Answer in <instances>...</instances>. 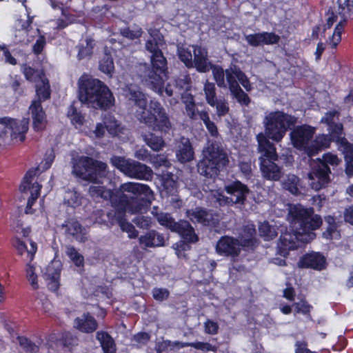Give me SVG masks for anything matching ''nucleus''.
<instances>
[{"mask_svg":"<svg viewBox=\"0 0 353 353\" xmlns=\"http://www.w3.org/2000/svg\"><path fill=\"white\" fill-rule=\"evenodd\" d=\"M157 221L160 225L170 229L172 232H174L177 226V222L167 212H161L160 214L157 215Z\"/></svg>","mask_w":353,"mask_h":353,"instance_id":"45","label":"nucleus"},{"mask_svg":"<svg viewBox=\"0 0 353 353\" xmlns=\"http://www.w3.org/2000/svg\"><path fill=\"white\" fill-rule=\"evenodd\" d=\"M94 46V41L91 38L86 37L85 40H82L76 47L78 50V59H90L92 54Z\"/></svg>","mask_w":353,"mask_h":353,"instance_id":"40","label":"nucleus"},{"mask_svg":"<svg viewBox=\"0 0 353 353\" xmlns=\"http://www.w3.org/2000/svg\"><path fill=\"white\" fill-rule=\"evenodd\" d=\"M41 103V102L39 100H33L29 107L34 128L37 131L43 130L46 124V113Z\"/></svg>","mask_w":353,"mask_h":353,"instance_id":"27","label":"nucleus"},{"mask_svg":"<svg viewBox=\"0 0 353 353\" xmlns=\"http://www.w3.org/2000/svg\"><path fill=\"white\" fill-rule=\"evenodd\" d=\"M117 196L121 208L131 214L146 211L154 199L148 185L134 182L122 183L117 190Z\"/></svg>","mask_w":353,"mask_h":353,"instance_id":"4","label":"nucleus"},{"mask_svg":"<svg viewBox=\"0 0 353 353\" xmlns=\"http://www.w3.org/2000/svg\"><path fill=\"white\" fill-rule=\"evenodd\" d=\"M325 258L319 252H312L303 256L299 263L301 268L321 270L325 267Z\"/></svg>","mask_w":353,"mask_h":353,"instance_id":"29","label":"nucleus"},{"mask_svg":"<svg viewBox=\"0 0 353 353\" xmlns=\"http://www.w3.org/2000/svg\"><path fill=\"white\" fill-rule=\"evenodd\" d=\"M300 180L294 174H289L283 183L284 188L289 190L293 194L299 193V185Z\"/></svg>","mask_w":353,"mask_h":353,"instance_id":"48","label":"nucleus"},{"mask_svg":"<svg viewBox=\"0 0 353 353\" xmlns=\"http://www.w3.org/2000/svg\"><path fill=\"white\" fill-rule=\"evenodd\" d=\"M259 232L260 236L266 241L271 240L277 236L276 228L265 221L259 225Z\"/></svg>","mask_w":353,"mask_h":353,"instance_id":"44","label":"nucleus"},{"mask_svg":"<svg viewBox=\"0 0 353 353\" xmlns=\"http://www.w3.org/2000/svg\"><path fill=\"white\" fill-rule=\"evenodd\" d=\"M176 157L182 163L193 160L194 152L189 139L182 137L176 143Z\"/></svg>","mask_w":353,"mask_h":353,"instance_id":"26","label":"nucleus"},{"mask_svg":"<svg viewBox=\"0 0 353 353\" xmlns=\"http://www.w3.org/2000/svg\"><path fill=\"white\" fill-rule=\"evenodd\" d=\"M187 214L192 222H197L208 226L213 225L216 223L212 214L201 208L188 210Z\"/></svg>","mask_w":353,"mask_h":353,"instance_id":"31","label":"nucleus"},{"mask_svg":"<svg viewBox=\"0 0 353 353\" xmlns=\"http://www.w3.org/2000/svg\"><path fill=\"white\" fill-rule=\"evenodd\" d=\"M178 54L181 61L183 62L187 67H194L192 54L190 50L185 48H180L178 50Z\"/></svg>","mask_w":353,"mask_h":353,"instance_id":"53","label":"nucleus"},{"mask_svg":"<svg viewBox=\"0 0 353 353\" xmlns=\"http://www.w3.org/2000/svg\"><path fill=\"white\" fill-rule=\"evenodd\" d=\"M339 14L341 20L336 25L332 37L330 38V44L336 48L341 39V32L346 21V13L353 11V0H338Z\"/></svg>","mask_w":353,"mask_h":353,"instance_id":"18","label":"nucleus"},{"mask_svg":"<svg viewBox=\"0 0 353 353\" xmlns=\"http://www.w3.org/2000/svg\"><path fill=\"white\" fill-rule=\"evenodd\" d=\"M224 190L229 196L219 194L216 201L220 205H244L250 192L248 187L239 181H234L225 185Z\"/></svg>","mask_w":353,"mask_h":353,"instance_id":"13","label":"nucleus"},{"mask_svg":"<svg viewBox=\"0 0 353 353\" xmlns=\"http://www.w3.org/2000/svg\"><path fill=\"white\" fill-rule=\"evenodd\" d=\"M64 199L72 207H76L81 204L80 195L74 191L68 192Z\"/></svg>","mask_w":353,"mask_h":353,"instance_id":"57","label":"nucleus"},{"mask_svg":"<svg viewBox=\"0 0 353 353\" xmlns=\"http://www.w3.org/2000/svg\"><path fill=\"white\" fill-rule=\"evenodd\" d=\"M216 108V113L219 117H223L229 112V107L225 101L216 100L215 105Z\"/></svg>","mask_w":353,"mask_h":353,"instance_id":"61","label":"nucleus"},{"mask_svg":"<svg viewBox=\"0 0 353 353\" xmlns=\"http://www.w3.org/2000/svg\"><path fill=\"white\" fill-rule=\"evenodd\" d=\"M60 263L59 261L51 262L46 268L44 278L50 290L55 292L59 286Z\"/></svg>","mask_w":353,"mask_h":353,"instance_id":"28","label":"nucleus"},{"mask_svg":"<svg viewBox=\"0 0 353 353\" xmlns=\"http://www.w3.org/2000/svg\"><path fill=\"white\" fill-rule=\"evenodd\" d=\"M150 162L155 167L164 166L165 168H170L172 165L168 158L162 154H157L152 157Z\"/></svg>","mask_w":353,"mask_h":353,"instance_id":"58","label":"nucleus"},{"mask_svg":"<svg viewBox=\"0 0 353 353\" xmlns=\"http://www.w3.org/2000/svg\"><path fill=\"white\" fill-rule=\"evenodd\" d=\"M17 339L21 347H22L26 351L32 353L38 352V346L33 343L28 339L23 336H19Z\"/></svg>","mask_w":353,"mask_h":353,"instance_id":"55","label":"nucleus"},{"mask_svg":"<svg viewBox=\"0 0 353 353\" xmlns=\"http://www.w3.org/2000/svg\"><path fill=\"white\" fill-rule=\"evenodd\" d=\"M104 216L105 214L102 210H96L91 214L90 219L99 224H106L107 220Z\"/></svg>","mask_w":353,"mask_h":353,"instance_id":"62","label":"nucleus"},{"mask_svg":"<svg viewBox=\"0 0 353 353\" xmlns=\"http://www.w3.org/2000/svg\"><path fill=\"white\" fill-rule=\"evenodd\" d=\"M288 219L293 233L286 231L280 236L278 243L279 252L285 256L290 250L297 248L296 241H307L302 239L303 234H307L310 239H313L314 233L312 231L318 229L322 224L320 216L314 214L312 209H307L301 205H291L289 208Z\"/></svg>","mask_w":353,"mask_h":353,"instance_id":"1","label":"nucleus"},{"mask_svg":"<svg viewBox=\"0 0 353 353\" xmlns=\"http://www.w3.org/2000/svg\"><path fill=\"white\" fill-rule=\"evenodd\" d=\"M137 120L154 131L166 134L172 128L169 114L160 102L151 100L147 110L136 111Z\"/></svg>","mask_w":353,"mask_h":353,"instance_id":"5","label":"nucleus"},{"mask_svg":"<svg viewBox=\"0 0 353 353\" xmlns=\"http://www.w3.org/2000/svg\"><path fill=\"white\" fill-rule=\"evenodd\" d=\"M23 72L26 79L30 81H35L37 83V81L44 77V74L41 71L36 70L26 65L23 66Z\"/></svg>","mask_w":353,"mask_h":353,"instance_id":"49","label":"nucleus"},{"mask_svg":"<svg viewBox=\"0 0 353 353\" xmlns=\"http://www.w3.org/2000/svg\"><path fill=\"white\" fill-rule=\"evenodd\" d=\"M170 292L166 288H154L152 290V296L158 301H163L168 299Z\"/></svg>","mask_w":353,"mask_h":353,"instance_id":"59","label":"nucleus"},{"mask_svg":"<svg viewBox=\"0 0 353 353\" xmlns=\"http://www.w3.org/2000/svg\"><path fill=\"white\" fill-rule=\"evenodd\" d=\"M174 232L179 234L184 241H180L172 245L173 249L176 250V254L179 257L182 254L181 251L186 250L188 243H196L199 238L194 232V230L190 223L187 221L180 220L177 222V226Z\"/></svg>","mask_w":353,"mask_h":353,"instance_id":"16","label":"nucleus"},{"mask_svg":"<svg viewBox=\"0 0 353 353\" xmlns=\"http://www.w3.org/2000/svg\"><path fill=\"white\" fill-rule=\"evenodd\" d=\"M139 244L142 248L163 247L165 245V238L155 230H152L139 237Z\"/></svg>","mask_w":353,"mask_h":353,"instance_id":"25","label":"nucleus"},{"mask_svg":"<svg viewBox=\"0 0 353 353\" xmlns=\"http://www.w3.org/2000/svg\"><path fill=\"white\" fill-rule=\"evenodd\" d=\"M327 21L326 23L323 26V31L325 32L327 28L330 29L333 23L336 21L337 19V14L334 12L332 9H329L327 12Z\"/></svg>","mask_w":353,"mask_h":353,"instance_id":"64","label":"nucleus"},{"mask_svg":"<svg viewBox=\"0 0 353 353\" xmlns=\"http://www.w3.org/2000/svg\"><path fill=\"white\" fill-rule=\"evenodd\" d=\"M334 141L330 135L321 134L316 137L315 140L312 142L309 149L307 150V156L309 159L322 149L327 148L330 146L331 141Z\"/></svg>","mask_w":353,"mask_h":353,"instance_id":"35","label":"nucleus"},{"mask_svg":"<svg viewBox=\"0 0 353 353\" xmlns=\"http://www.w3.org/2000/svg\"><path fill=\"white\" fill-rule=\"evenodd\" d=\"M339 116V112L338 111H330L321 119V122L327 125L329 132L334 141L340 143L345 149H350L352 145L343 136V125L337 123Z\"/></svg>","mask_w":353,"mask_h":353,"instance_id":"15","label":"nucleus"},{"mask_svg":"<svg viewBox=\"0 0 353 353\" xmlns=\"http://www.w3.org/2000/svg\"><path fill=\"white\" fill-rule=\"evenodd\" d=\"M38 170H39V168L35 170H30L23 177L22 183L19 187L20 191L23 194L28 193L29 191L30 192V196L28 199L27 206L26 208V214L32 213L31 207L40 194L41 186L38 183H32V177L36 175Z\"/></svg>","mask_w":353,"mask_h":353,"instance_id":"17","label":"nucleus"},{"mask_svg":"<svg viewBox=\"0 0 353 353\" xmlns=\"http://www.w3.org/2000/svg\"><path fill=\"white\" fill-rule=\"evenodd\" d=\"M314 134V129L310 126H299L290 134L293 145L296 148L304 149L307 154L310 145V141Z\"/></svg>","mask_w":353,"mask_h":353,"instance_id":"20","label":"nucleus"},{"mask_svg":"<svg viewBox=\"0 0 353 353\" xmlns=\"http://www.w3.org/2000/svg\"><path fill=\"white\" fill-rule=\"evenodd\" d=\"M295 123V117L291 115L280 111L272 112L264 118L265 133L262 134L268 140L270 139L279 142Z\"/></svg>","mask_w":353,"mask_h":353,"instance_id":"9","label":"nucleus"},{"mask_svg":"<svg viewBox=\"0 0 353 353\" xmlns=\"http://www.w3.org/2000/svg\"><path fill=\"white\" fill-rule=\"evenodd\" d=\"M99 70L108 74L110 77H112V73L114 70V65L112 55L110 52H107L106 50L102 57V58L99 61Z\"/></svg>","mask_w":353,"mask_h":353,"instance_id":"41","label":"nucleus"},{"mask_svg":"<svg viewBox=\"0 0 353 353\" xmlns=\"http://www.w3.org/2000/svg\"><path fill=\"white\" fill-rule=\"evenodd\" d=\"M245 39L251 46L256 47L276 44L279 41L280 37L273 32H263L245 35Z\"/></svg>","mask_w":353,"mask_h":353,"instance_id":"24","label":"nucleus"},{"mask_svg":"<svg viewBox=\"0 0 353 353\" xmlns=\"http://www.w3.org/2000/svg\"><path fill=\"white\" fill-rule=\"evenodd\" d=\"M213 78L220 88H228V85L231 83V81H234L236 83L239 82L247 91L252 90V85L248 78L235 65H231L225 70H223L222 68H214L213 69Z\"/></svg>","mask_w":353,"mask_h":353,"instance_id":"11","label":"nucleus"},{"mask_svg":"<svg viewBox=\"0 0 353 353\" xmlns=\"http://www.w3.org/2000/svg\"><path fill=\"white\" fill-rule=\"evenodd\" d=\"M96 339L100 343L103 353H116L117 347L115 342L113 338L107 332H97Z\"/></svg>","mask_w":353,"mask_h":353,"instance_id":"36","label":"nucleus"},{"mask_svg":"<svg viewBox=\"0 0 353 353\" xmlns=\"http://www.w3.org/2000/svg\"><path fill=\"white\" fill-rule=\"evenodd\" d=\"M119 224L123 232L128 233L130 239H135L138 236L139 232L135 229L134 226L127 221L119 220Z\"/></svg>","mask_w":353,"mask_h":353,"instance_id":"52","label":"nucleus"},{"mask_svg":"<svg viewBox=\"0 0 353 353\" xmlns=\"http://www.w3.org/2000/svg\"><path fill=\"white\" fill-rule=\"evenodd\" d=\"M151 38L145 43V49L151 53L152 68H148L143 75V81L154 92L163 95V83L167 60L163 56L161 48L165 45L163 37L157 30H150Z\"/></svg>","mask_w":353,"mask_h":353,"instance_id":"2","label":"nucleus"},{"mask_svg":"<svg viewBox=\"0 0 353 353\" xmlns=\"http://www.w3.org/2000/svg\"><path fill=\"white\" fill-rule=\"evenodd\" d=\"M161 346L171 347L172 348H183L185 347H193L195 349L203 351H216V347L208 343L196 342V343H181L179 341L172 342L170 341H164Z\"/></svg>","mask_w":353,"mask_h":353,"instance_id":"33","label":"nucleus"},{"mask_svg":"<svg viewBox=\"0 0 353 353\" xmlns=\"http://www.w3.org/2000/svg\"><path fill=\"white\" fill-rule=\"evenodd\" d=\"M230 85H228L231 94L241 105L248 106L251 100L249 96L243 92L239 83L230 80Z\"/></svg>","mask_w":353,"mask_h":353,"instance_id":"37","label":"nucleus"},{"mask_svg":"<svg viewBox=\"0 0 353 353\" xmlns=\"http://www.w3.org/2000/svg\"><path fill=\"white\" fill-rule=\"evenodd\" d=\"M59 227L63 230L64 234L72 236L79 242L84 243L88 240L85 229L75 219H68Z\"/></svg>","mask_w":353,"mask_h":353,"instance_id":"23","label":"nucleus"},{"mask_svg":"<svg viewBox=\"0 0 353 353\" xmlns=\"http://www.w3.org/2000/svg\"><path fill=\"white\" fill-rule=\"evenodd\" d=\"M310 170L307 174L309 186L315 191L325 188L331 182V169L321 162L308 159Z\"/></svg>","mask_w":353,"mask_h":353,"instance_id":"12","label":"nucleus"},{"mask_svg":"<svg viewBox=\"0 0 353 353\" xmlns=\"http://www.w3.org/2000/svg\"><path fill=\"white\" fill-rule=\"evenodd\" d=\"M142 138L145 144L155 152L161 151L165 145L163 137L152 132L142 134Z\"/></svg>","mask_w":353,"mask_h":353,"instance_id":"39","label":"nucleus"},{"mask_svg":"<svg viewBox=\"0 0 353 353\" xmlns=\"http://www.w3.org/2000/svg\"><path fill=\"white\" fill-rule=\"evenodd\" d=\"M72 174L91 183H101L107 174V165L88 157L74 160Z\"/></svg>","mask_w":353,"mask_h":353,"instance_id":"8","label":"nucleus"},{"mask_svg":"<svg viewBox=\"0 0 353 353\" xmlns=\"http://www.w3.org/2000/svg\"><path fill=\"white\" fill-rule=\"evenodd\" d=\"M67 115L73 124H83L84 120L83 117L80 113L77 112L74 105H72L69 107Z\"/></svg>","mask_w":353,"mask_h":353,"instance_id":"56","label":"nucleus"},{"mask_svg":"<svg viewBox=\"0 0 353 353\" xmlns=\"http://www.w3.org/2000/svg\"><path fill=\"white\" fill-rule=\"evenodd\" d=\"M340 159L335 154L327 152L322 156V159H317L315 162H321L324 164L325 166H336L340 163Z\"/></svg>","mask_w":353,"mask_h":353,"instance_id":"50","label":"nucleus"},{"mask_svg":"<svg viewBox=\"0 0 353 353\" xmlns=\"http://www.w3.org/2000/svg\"><path fill=\"white\" fill-rule=\"evenodd\" d=\"M132 221L139 228L148 229L152 226V219L148 216L137 215Z\"/></svg>","mask_w":353,"mask_h":353,"instance_id":"51","label":"nucleus"},{"mask_svg":"<svg viewBox=\"0 0 353 353\" xmlns=\"http://www.w3.org/2000/svg\"><path fill=\"white\" fill-rule=\"evenodd\" d=\"M51 90L49 81L43 77L36 83V99L42 102L50 98Z\"/></svg>","mask_w":353,"mask_h":353,"instance_id":"38","label":"nucleus"},{"mask_svg":"<svg viewBox=\"0 0 353 353\" xmlns=\"http://www.w3.org/2000/svg\"><path fill=\"white\" fill-rule=\"evenodd\" d=\"M88 192L94 199L101 198L104 200H108L112 199V192L110 190L99 185H91L89 188Z\"/></svg>","mask_w":353,"mask_h":353,"instance_id":"42","label":"nucleus"},{"mask_svg":"<svg viewBox=\"0 0 353 353\" xmlns=\"http://www.w3.org/2000/svg\"><path fill=\"white\" fill-rule=\"evenodd\" d=\"M134 157L139 160L143 161H148V160L150 161L152 159V156L150 154L149 151L147 149L143 148H141L135 151Z\"/></svg>","mask_w":353,"mask_h":353,"instance_id":"63","label":"nucleus"},{"mask_svg":"<svg viewBox=\"0 0 353 353\" xmlns=\"http://www.w3.org/2000/svg\"><path fill=\"white\" fill-rule=\"evenodd\" d=\"M203 159L198 163L197 168L200 174L212 178L218 175L220 168L228 163L225 152L217 144L208 142L203 150Z\"/></svg>","mask_w":353,"mask_h":353,"instance_id":"7","label":"nucleus"},{"mask_svg":"<svg viewBox=\"0 0 353 353\" xmlns=\"http://www.w3.org/2000/svg\"><path fill=\"white\" fill-rule=\"evenodd\" d=\"M124 92L125 96L128 100L138 108L136 111H141L148 109V99L146 95L141 91L138 85L134 84L128 85Z\"/></svg>","mask_w":353,"mask_h":353,"instance_id":"21","label":"nucleus"},{"mask_svg":"<svg viewBox=\"0 0 353 353\" xmlns=\"http://www.w3.org/2000/svg\"><path fill=\"white\" fill-rule=\"evenodd\" d=\"M103 123L110 134L115 135L119 131L120 124L113 116L109 114H105Z\"/></svg>","mask_w":353,"mask_h":353,"instance_id":"47","label":"nucleus"},{"mask_svg":"<svg viewBox=\"0 0 353 353\" xmlns=\"http://www.w3.org/2000/svg\"><path fill=\"white\" fill-rule=\"evenodd\" d=\"M241 247L239 239L225 236L216 243V252L220 255L234 258L239 255Z\"/></svg>","mask_w":353,"mask_h":353,"instance_id":"19","label":"nucleus"},{"mask_svg":"<svg viewBox=\"0 0 353 353\" xmlns=\"http://www.w3.org/2000/svg\"><path fill=\"white\" fill-rule=\"evenodd\" d=\"M65 253L76 266H83L84 257L77 250L74 246L67 245Z\"/></svg>","mask_w":353,"mask_h":353,"instance_id":"46","label":"nucleus"},{"mask_svg":"<svg viewBox=\"0 0 353 353\" xmlns=\"http://www.w3.org/2000/svg\"><path fill=\"white\" fill-rule=\"evenodd\" d=\"M203 91L207 103L214 107L216 104V100L217 99L214 83L206 80L204 83Z\"/></svg>","mask_w":353,"mask_h":353,"instance_id":"43","label":"nucleus"},{"mask_svg":"<svg viewBox=\"0 0 353 353\" xmlns=\"http://www.w3.org/2000/svg\"><path fill=\"white\" fill-rule=\"evenodd\" d=\"M258 151L261 154L259 158L260 170L263 176L270 181H279L281 176V168L274 161L278 158L274 145L266 139L262 132L256 136Z\"/></svg>","mask_w":353,"mask_h":353,"instance_id":"6","label":"nucleus"},{"mask_svg":"<svg viewBox=\"0 0 353 353\" xmlns=\"http://www.w3.org/2000/svg\"><path fill=\"white\" fill-rule=\"evenodd\" d=\"M79 99L83 103L95 109L106 110L114 104V97L101 81L84 74L78 81Z\"/></svg>","mask_w":353,"mask_h":353,"instance_id":"3","label":"nucleus"},{"mask_svg":"<svg viewBox=\"0 0 353 353\" xmlns=\"http://www.w3.org/2000/svg\"><path fill=\"white\" fill-rule=\"evenodd\" d=\"M74 327L82 332L92 333L98 327L95 319L89 314H84L74 320Z\"/></svg>","mask_w":353,"mask_h":353,"instance_id":"32","label":"nucleus"},{"mask_svg":"<svg viewBox=\"0 0 353 353\" xmlns=\"http://www.w3.org/2000/svg\"><path fill=\"white\" fill-rule=\"evenodd\" d=\"M239 241L242 247H252L256 243V229L252 223L243 225L239 234Z\"/></svg>","mask_w":353,"mask_h":353,"instance_id":"34","label":"nucleus"},{"mask_svg":"<svg viewBox=\"0 0 353 353\" xmlns=\"http://www.w3.org/2000/svg\"><path fill=\"white\" fill-rule=\"evenodd\" d=\"M14 246L17 249L19 255L25 256L26 259L30 262L33 260L37 252V244L34 241L29 239L23 241L16 238Z\"/></svg>","mask_w":353,"mask_h":353,"instance_id":"30","label":"nucleus"},{"mask_svg":"<svg viewBox=\"0 0 353 353\" xmlns=\"http://www.w3.org/2000/svg\"><path fill=\"white\" fill-rule=\"evenodd\" d=\"M175 85L181 90L188 91L191 86V79L188 75L181 74L175 80Z\"/></svg>","mask_w":353,"mask_h":353,"instance_id":"54","label":"nucleus"},{"mask_svg":"<svg viewBox=\"0 0 353 353\" xmlns=\"http://www.w3.org/2000/svg\"><path fill=\"white\" fill-rule=\"evenodd\" d=\"M78 339L70 333H66L63 337V344L70 349L78 345Z\"/></svg>","mask_w":353,"mask_h":353,"instance_id":"60","label":"nucleus"},{"mask_svg":"<svg viewBox=\"0 0 353 353\" xmlns=\"http://www.w3.org/2000/svg\"><path fill=\"white\" fill-rule=\"evenodd\" d=\"M110 161L114 167L128 177L149 180L152 176L153 172L149 166L135 160L115 156L111 158Z\"/></svg>","mask_w":353,"mask_h":353,"instance_id":"10","label":"nucleus"},{"mask_svg":"<svg viewBox=\"0 0 353 353\" xmlns=\"http://www.w3.org/2000/svg\"><path fill=\"white\" fill-rule=\"evenodd\" d=\"M28 130V119L19 121L8 117L0 118V137L10 132L11 139H18L22 142L25 139V134Z\"/></svg>","mask_w":353,"mask_h":353,"instance_id":"14","label":"nucleus"},{"mask_svg":"<svg viewBox=\"0 0 353 353\" xmlns=\"http://www.w3.org/2000/svg\"><path fill=\"white\" fill-rule=\"evenodd\" d=\"M194 67L200 72H208L210 69L213 72L214 68H221L219 65H214L208 59V51L201 46H194Z\"/></svg>","mask_w":353,"mask_h":353,"instance_id":"22","label":"nucleus"}]
</instances>
